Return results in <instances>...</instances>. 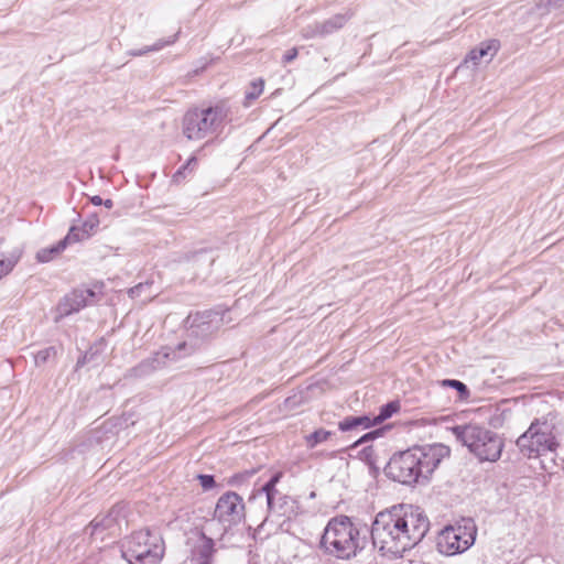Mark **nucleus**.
<instances>
[{
    "label": "nucleus",
    "instance_id": "1",
    "mask_svg": "<svg viewBox=\"0 0 564 564\" xmlns=\"http://www.w3.org/2000/svg\"><path fill=\"white\" fill-rule=\"evenodd\" d=\"M430 530L424 511L412 505H395L380 511L371 524L373 546L382 555L401 557L417 545Z\"/></svg>",
    "mask_w": 564,
    "mask_h": 564
},
{
    "label": "nucleus",
    "instance_id": "2",
    "mask_svg": "<svg viewBox=\"0 0 564 564\" xmlns=\"http://www.w3.org/2000/svg\"><path fill=\"white\" fill-rule=\"evenodd\" d=\"M443 446H414L394 454L387 467L389 478L403 485L427 480L442 459Z\"/></svg>",
    "mask_w": 564,
    "mask_h": 564
},
{
    "label": "nucleus",
    "instance_id": "3",
    "mask_svg": "<svg viewBox=\"0 0 564 564\" xmlns=\"http://www.w3.org/2000/svg\"><path fill=\"white\" fill-rule=\"evenodd\" d=\"M229 120V109L224 104L188 109L182 119V133L191 141L214 140Z\"/></svg>",
    "mask_w": 564,
    "mask_h": 564
},
{
    "label": "nucleus",
    "instance_id": "4",
    "mask_svg": "<svg viewBox=\"0 0 564 564\" xmlns=\"http://www.w3.org/2000/svg\"><path fill=\"white\" fill-rule=\"evenodd\" d=\"M321 544L328 554L347 560L364 549L365 539L350 518L339 516L327 523Z\"/></svg>",
    "mask_w": 564,
    "mask_h": 564
},
{
    "label": "nucleus",
    "instance_id": "5",
    "mask_svg": "<svg viewBox=\"0 0 564 564\" xmlns=\"http://www.w3.org/2000/svg\"><path fill=\"white\" fill-rule=\"evenodd\" d=\"M452 433L479 462L500 459L505 442L496 432L478 424H464L452 427Z\"/></svg>",
    "mask_w": 564,
    "mask_h": 564
},
{
    "label": "nucleus",
    "instance_id": "6",
    "mask_svg": "<svg viewBox=\"0 0 564 564\" xmlns=\"http://www.w3.org/2000/svg\"><path fill=\"white\" fill-rule=\"evenodd\" d=\"M516 444L520 453L529 459L555 453L560 445L555 417L546 415L535 419L529 429L518 437Z\"/></svg>",
    "mask_w": 564,
    "mask_h": 564
},
{
    "label": "nucleus",
    "instance_id": "7",
    "mask_svg": "<svg viewBox=\"0 0 564 564\" xmlns=\"http://www.w3.org/2000/svg\"><path fill=\"white\" fill-rule=\"evenodd\" d=\"M164 551L162 536L149 529L133 532L121 545L122 557L129 564H160Z\"/></svg>",
    "mask_w": 564,
    "mask_h": 564
},
{
    "label": "nucleus",
    "instance_id": "8",
    "mask_svg": "<svg viewBox=\"0 0 564 564\" xmlns=\"http://www.w3.org/2000/svg\"><path fill=\"white\" fill-rule=\"evenodd\" d=\"M187 326V349L181 351V357L192 355L199 343L209 339L224 324V314L217 311H204L189 314L185 321Z\"/></svg>",
    "mask_w": 564,
    "mask_h": 564
},
{
    "label": "nucleus",
    "instance_id": "9",
    "mask_svg": "<svg viewBox=\"0 0 564 564\" xmlns=\"http://www.w3.org/2000/svg\"><path fill=\"white\" fill-rule=\"evenodd\" d=\"M477 528L471 519H463L445 527L437 535L436 547L440 553L452 556L467 551L476 540Z\"/></svg>",
    "mask_w": 564,
    "mask_h": 564
},
{
    "label": "nucleus",
    "instance_id": "10",
    "mask_svg": "<svg viewBox=\"0 0 564 564\" xmlns=\"http://www.w3.org/2000/svg\"><path fill=\"white\" fill-rule=\"evenodd\" d=\"M187 343H180L176 347L165 346L151 357L142 360L139 365L129 370V377L143 378L158 369L165 367L170 362L181 359V351L187 349Z\"/></svg>",
    "mask_w": 564,
    "mask_h": 564
},
{
    "label": "nucleus",
    "instance_id": "11",
    "mask_svg": "<svg viewBox=\"0 0 564 564\" xmlns=\"http://www.w3.org/2000/svg\"><path fill=\"white\" fill-rule=\"evenodd\" d=\"M214 514L225 527L239 523L245 516L242 498L234 491L221 495L216 503Z\"/></svg>",
    "mask_w": 564,
    "mask_h": 564
},
{
    "label": "nucleus",
    "instance_id": "12",
    "mask_svg": "<svg viewBox=\"0 0 564 564\" xmlns=\"http://www.w3.org/2000/svg\"><path fill=\"white\" fill-rule=\"evenodd\" d=\"M93 297L95 292L89 289H75L67 293L56 306L55 322L58 323L62 318L79 312Z\"/></svg>",
    "mask_w": 564,
    "mask_h": 564
},
{
    "label": "nucleus",
    "instance_id": "13",
    "mask_svg": "<svg viewBox=\"0 0 564 564\" xmlns=\"http://www.w3.org/2000/svg\"><path fill=\"white\" fill-rule=\"evenodd\" d=\"M122 523H127L124 506L116 505L106 516L95 518L88 529L91 535H97L104 531H108L109 535H117L121 530Z\"/></svg>",
    "mask_w": 564,
    "mask_h": 564
},
{
    "label": "nucleus",
    "instance_id": "14",
    "mask_svg": "<svg viewBox=\"0 0 564 564\" xmlns=\"http://www.w3.org/2000/svg\"><path fill=\"white\" fill-rule=\"evenodd\" d=\"M80 241L79 234L75 228H70L68 234L57 243L43 248L36 252V260L41 263L50 262L56 256L62 253L68 245Z\"/></svg>",
    "mask_w": 564,
    "mask_h": 564
},
{
    "label": "nucleus",
    "instance_id": "15",
    "mask_svg": "<svg viewBox=\"0 0 564 564\" xmlns=\"http://www.w3.org/2000/svg\"><path fill=\"white\" fill-rule=\"evenodd\" d=\"M352 15L354 12L349 10L345 13H338L325 21L318 22L322 37L330 35L340 30L352 18Z\"/></svg>",
    "mask_w": 564,
    "mask_h": 564
},
{
    "label": "nucleus",
    "instance_id": "16",
    "mask_svg": "<svg viewBox=\"0 0 564 564\" xmlns=\"http://www.w3.org/2000/svg\"><path fill=\"white\" fill-rule=\"evenodd\" d=\"M499 46L498 40H489L488 42L481 43L478 48L471 50L468 57L476 64L487 55L492 57L498 52Z\"/></svg>",
    "mask_w": 564,
    "mask_h": 564
},
{
    "label": "nucleus",
    "instance_id": "17",
    "mask_svg": "<svg viewBox=\"0 0 564 564\" xmlns=\"http://www.w3.org/2000/svg\"><path fill=\"white\" fill-rule=\"evenodd\" d=\"M332 435H334V432L325 429H318L304 436L305 445L308 448H314L317 445L325 443Z\"/></svg>",
    "mask_w": 564,
    "mask_h": 564
},
{
    "label": "nucleus",
    "instance_id": "18",
    "mask_svg": "<svg viewBox=\"0 0 564 564\" xmlns=\"http://www.w3.org/2000/svg\"><path fill=\"white\" fill-rule=\"evenodd\" d=\"M178 33L180 32H177L173 36L169 37L167 40H159L153 45L145 46L142 50L130 51L129 55L130 56H142V55L148 54L150 52H158V51L162 50L163 47L175 43V41L177 40Z\"/></svg>",
    "mask_w": 564,
    "mask_h": 564
},
{
    "label": "nucleus",
    "instance_id": "19",
    "mask_svg": "<svg viewBox=\"0 0 564 564\" xmlns=\"http://www.w3.org/2000/svg\"><path fill=\"white\" fill-rule=\"evenodd\" d=\"M280 477H281V475H280V474H275V475H273V476L270 478V480H269V481H267V482L261 487V491L265 494L267 502H268V507H269V509H272V507H273V500H274L275 495L278 494V490L275 489V486H276V484L279 482Z\"/></svg>",
    "mask_w": 564,
    "mask_h": 564
},
{
    "label": "nucleus",
    "instance_id": "20",
    "mask_svg": "<svg viewBox=\"0 0 564 564\" xmlns=\"http://www.w3.org/2000/svg\"><path fill=\"white\" fill-rule=\"evenodd\" d=\"M99 226V218L96 215L89 217L84 224L82 229L76 228V232L79 234L80 240L88 238Z\"/></svg>",
    "mask_w": 564,
    "mask_h": 564
},
{
    "label": "nucleus",
    "instance_id": "21",
    "mask_svg": "<svg viewBox=\"0 0 564 564\" xmlns=\"http://www.w3.org/2000/svg\"><path fill=\"white\" fill-rule=\"evenodd\" d=\"M264 82L262 79H257L250 83L247 91H246V106H249L252 100L257 99L263 91Z\"/></svg>",
    "mask_w": 564,
    "mask_h": 564
},
{
    "label": "nucleus",
    "instance_id": "22",
    "mask_svg": "<svg viewBox=\"0 0 564 564\" xmlns=\"http://www.w3.org/2000/svg\"><path fill=\"white\" fill-rule=\"evenodd\" d=\"M399 409L400 405L398 402H389L380 408V413L375 417V421L381 423L391 417Z\"/></svg>",
    "mask_w": 564,
    "mask_h": 564
},
{
    "label": "nucleus",
    "instance_id": "23",
    "mask_svg": "<svg viewBox=\"0 0 564 564\" xmlns=\"http://www.w3.org/2000/svg\"><path fill=\"white\" fill-rule=\"evenodd\" d=\"M57 351L56 348L51 346L46 347L44 349L39 350L34 355V362L36 366H42L45 362H47L51 358H54L56 356Z\"/></svg>",
    "mask_w": 564,
    "mask_h": 564
},
{
    "label": "nucleus",
    "instance_id": "24",
    "mask_svg": "<svg viewBox=\"0 0 564 564\" xmlns=\"http://www.w3.org/2000/svg\"><path fill=\"white\" fill-rule=\"evenodd\" d=\"M197 165V159L196 156H191L186 164L180 167L173 175V181L178 183L186 176V172H192Z\"/></svg>",
    "mask_w": 564,
    "mask_h": 564
},
{
    "label": "nucleus",
    "instance_id": "25",
    "mask_svg": "<svg viewBox=\"0 0 564 564\" xmlns=\"http://www.w3.org/2000/svg\"><path fill=\"white\" fill-rule=\"evenodd\" d=\"M442 386L456 389L462 398H466L469 394L467 386L459 380L445 379L442 381Z\"/></svg>",
    "mask_w": 564,
    "mask_h": 564
},
{
    "label": "nucleus",
    "instance_id": "26",
    "mask_svg": "<svg viewBox=\"0 0 564 564\" xmlns=\"http://www.w3.org/2000/svg\"><path fill=\"white\" fill-rule=\"evenodd\" d=\"M301 35L303 39H306V40L322 37V32L319 31V23L314 22L312 24L304 26L301 30Z\"/></svg>",
    "mask_w": 564,
    "mask_h": 564
},
{
    "label": "nucleus",
    "instance_id": "27",
    "mask_svg": "<svg viewBox=\"0 0 564 564\" xmlns=\"http://www.w3.org/2000/svg\"><path fill=\"white\" fill-rule=\"evenodd\" d=\"M564 3V0H540L538 3V9L542 14L549 13L553 9L560 8Z\"/></svg>",
    "mask_w": 564,
    "mask_h": 564
},
{
    "label": "nucleus",
    "instance_id": "28",
    "mask_svg": "<svg viewBox=\"0 0 564 564\" xmlns=\"http://www.w3.org/2000/svg\"><path fill=\"white\" fill-rule=\"evenodd\" d=\"M212 552L210 543H205L198 551L199 558L197 564H212Z\"/></svg>",
    "mask_w": 564,
    "mask_h": 564
},
{
    "label": "nucleus",
    "instance_id": "29",
    "mask_svg": "<svg viewBox=\"0 0 564 564\" xmlns=\"http://www.w3.org/2000/svg\"><path fill=\"white\" fill-rule=\"evenodd\" d=\"M338 427L343 432L352 431L359 427L357 416H347L338 423Z\"/></svg>",
    "mask_w": 564,
    "mask_h": 564
},
{
    "label": "nucleus",
    "instance_id": "30",
    "mask_svg": "<svg viewBox=\"0 0 564 564\" xmlns=\"http://www.w3.org/2000/svg\"><path fill=\"white\" fill-rule=\"evenodd\" d=\"M197 479L199 480V484L204 490H210L216 485L214 476L212 475H198Z\"/></svg>",
    "mask_w": 564,
    "mask_h": 564
},
{
    "label": "nucleus",
    "instance_id": "31",
    "mask_svg": "<svg viewBox=\"0 0 564 564\" xmlns=\"http://www.w3.org/2000/svg\"><path fill=\"white\" fill-rule=\"evenodd\" d=\"M299 55V51L296 47H293L284 53L282 56V64L286 65L293 62Z\"/></svg>",
    "mask_w": 564,
    "mask_h": 564
},
{
    "label": "nucleus",
    "instance_id": "32",
    "mask_svg": "<svg viewBox=\"0 0 564 564\" xmlns=\"http://www.w3.org/2000/svg\"><path fill=\"white\" fill-rule=\"evenodd\" d=\"M379 435V431H372L365 435H362L358 441H356L352 445V447H357L364 443H367L369 441L375 440Z\"/></svg>",
    "mask_w": 564,
    "mask_h": 564
},
{
    "label": "nucleus",
    "instance_id": "33",
    "mask_svg": "<svg viewBox=\"0 0 564 564\" xmlns=\"http://www.w3.org/2000/svg\"><path fill=\"white\" fill-rule=\"evenodd\" d=\"M357 420L359 421V427H362V429H368L375 424H379V422L375 421V417L371 419L368 415L357 416Z\"/></svg>",
    "mask_w": 564,
    "mask_h": 564
},
{
    "label": "nucleus",
    "instance_id": "34",
    "mask_svg": "<svg viewBox=\"0 0 564 564\" xmlns=\"http://www.w3.org/2000/svg\"><path fill=\"white\" fill-rule=\"evenodd\" d=\"M147 286H148V284L139 283L138 285H135V286H133V288H131V289L129 290V295H130L131 297H138V296L140 295L141 291H142L144 288H147Z\"/></svg>",
    "mask_w": 564,
    "mask_h": 564
},
{
    "label": "nucleus",
    "instance_id": "35",
    "mask_svg": "<svg viewBox=\"0 0 564 564\" xmlns=\"http://www.w3.org/2000/svg\"><path fill=\"white\" fill-rule=\"evenodd\" d=\"M362 454H364L365 458H367V459L370 458L372 456V454H373L372 447L371 446L365 447L362 449Z\"/></svg>",
    "mask_w": 564,
    "mask_h": 564
},
{
    "label": "nucleus",
    "instance_id": "36",
    "mask_svg": "<svg viewBox=\"0 0 564 564\" xmlns=\"http://www.w3.org/2000/svg\"><path fill=\"white\" fill-rule=\"evenodd\" d=\"M90 202H91L95 206H99V205H101V204H102V198H101L100 196L96 195V196H93V197L90 198Z\"/></svg>",
    "mask_w": 564,
    "mask_h": 564
},
{
    "label": "nucleus",
    "instance_id": "37",
    "mask_svg": "<svg viewBox=\"0 0 564 564\" xmlns=\"http://www.w3.org/2000/svg\"><path fill=\"white\" fill-rule=\"evenodd\" d=\"M102 204L108 208L110 209L112 206H113V202L111 199H106L105 202L102 200Z\"/></svg>",
    "mask_w": 564,
    "mask_h": 564
},
{
    "label": "nucleus",
    "instance_id": "38",
    "mask_svg": "<svg viewBox=\"0 0 564 564\" xmlns=\"http://www.w3.org/2000/svg\"><path fill=\"white\" fill-rule=\"evenodd\" d=\"M86 358H87V356L85 355V356L83 357V359H79V360L77 361V366L84 365V364L86 362Z\"/></svg>",
    "mask_w": 564,
    "mask_h": 564
}]
</instances>
